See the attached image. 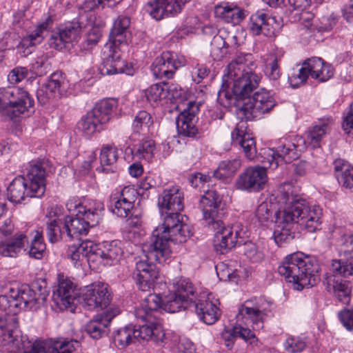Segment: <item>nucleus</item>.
Instances as JSON below:
<instances>
[{"label": "nucleus", "mask_w": 353, "mask_h": 353, "mask_svg": "<svg viewBox=\"0 0 353 353\" xmlns=\"http://www.w3.org/2000/svg\"><path fill=\"white\" fill-rule=\"evenodd\" d=\"M108 321L103 320L101 316H97L85 325L86 332L94 339L101 338L107 333Z\"/></svg>", "instance_id": "nucleus-45"}, {"label": "nucleus", "mask_w": 353, "mask_h": 353, "mask_svg": "<svg viewBox=\"0 0 353 353\" xmlns=\"http://www.w3.org/2000/svg\"><path fill=\"white\" fill-rule=\"evenodd\" d=\"M263 163V166L256 165L245 169L236 180V188L248 192H259L263 189L268 181L266 169L269 167L267 163Z\"/></svg>", "instance_id": "nucleus-19"}, {"label": "nucleus", "mask_w": 353, "mask_h": 353, "mask_svg": "<svg viewBox=\"0 0 353 353\" xmlns=\"http://www.w3.org/2000/svg\"><path fill=\"white\" fill-rule=\"evenodd\" d=\"M221 196L215 191H208L200 199L203 219L214 230V246L217 252L225 254L237 243H242L248 236L247 228L241 223L225 227L222 219L225 210Z\"/></svg>", "instance_id": "nucleus-3"}, {"label": "nucleus", "mask_w": 353, "mask_h": 353, "mask_svg": "<svg viewBox=\"0 0 353 353\" xmlns=\"http://www.w3.org/2000/svg\"><path fill=\"white\" fill-rule=\"evenodd\" d=\"M29 286H12L0 296V309L5 316H0V350L4 353H72L79 345L77 340L57 342L46 349L41 341L32 342L21 334L16 314L22 309L37 310L44 301Z\"/></svg>", "instance_id": "nucleus-1"}, {"label": "nucleus", "mask_w": 353, "mask_h": 353, "mask_svg": "<svg viewBox=\"0 0 353 353\" xmlns=\"http://www.w3.org/2000/svg\"><path fill=\"white\" fill-rule=\"evenodd\" d=\"M118 157V150L116 146L113 145H103L99 155L101 166L97 170L105 173L115 172Z\"/></svg>", "instance_id": "nucleus-35"}, {"label": "nucleus", "mask_w": 353, "mask_h": 353, "mask_svg": "<svg viewBox=\"0 0 353 353\" xmlns=\"http://www.w3.org/2000/svg\"><path fill=\"white\" fill-rule=\"evenodd\" d=\"M153 124L154 121L151 114L145 110H141L134 117L132 128L137 133L146 134L150 132Z\"/></svg>", "instance_id": "nucleus-44"}, {"label": "nucleus", "mask_w": 353, "mask_h": 353, "mask_svg": "<svg viewBox=\"0 0 353 353\" xmlns=\"http://www.w3.org/2000/svg\"><path fill=\"white\" fill-rule=\"evenodd\" d=\"M145 256L146 253L143 252ZM139 260L136 262L135 270L132 277L137 288L143 292H148L153 288L154 284L159 276V271L156 265L152 262L154 259ZM158 262L157 261H155Z\"/></svg>", "instance_id": "nucleus-22"}, {"label": "nucleus", "mask_w": 353, "mask_h": 353, "mask_svg": "<svg viewBox=\"0 0 353 353\" xmlns=\"http://www.w3.org/2000/svg\"><path fill=\"white\" fill-rule=\"evenodd\" d=\"M50 17L40 23L32 33L24 37L20 41L18 47L24 48L27 53H30L29 48L40 43L44 39V33L47 31L50 24L52 23Z\"/></svg>", "instance_id": "nucleus-39"}, {"label": "nucleus", "mask_w": 353, "mask_h": 353, "mask_svg": "<svg viewBox=\"0 0 353 353\" xmlns=\"http://www.w3.org/2000/svg\"><path fill=\"white\" fill-rule=\"evenodd\" d=\"M275 225L274 239L279 246L288 243L294 239L296 224L285 208L276 213Z\"/></svg>", "instance_id": "nucleus-24"}, {"label": "nucleus", "mask_w": 353, "mask_h": 353, "mask_svg": "<svg viewBox=\"0 0 353 353\" xmlns=\"http://www.w3.org/2000/svg\"><path fill=\"white\" fill-rule=\"evenodd\" d=\"M334 169L339 184L347 189L353 188V166L342 159L334 161Z\"/></svg>", "instance_id": "nucleus-38"}, {"label": "nucleus", "mask_w": 353, "mask_h": 353, "mask_svg": "<svg viewBox=\"0 0 353 353\" xmlns=\"http://www.w3.org/2000/svg\"><path fill=\"white\" fill-rule=\"evenodd\" d=\"M28 70L25 67H16L13 68L8 75V81L11 84H16L27 77Z\"/></svg>", "instance_id": "nucleus-54"}, {"label": "nucleus", "mask_w": 353, "mask_h": 353, "mask_svg": "<svg viewBox=\"0 0 353 353\" xmlns=\"http://www.w3.org/2000/svg\"><path fill=\"white\" fill-rule=\"evenodd\" d=\"M94 247H93V241L85 240L80 244H74L68 247L66 252L67 257L70 259L74 266L81 264V262L86 259L88 262L93 261Z\"/></svg>", "instance_id": "nucleus-33"}, {"label": "nucleus", "mask_w": 353, "mask_h": 353, "mask_svg": "<svg viewBox=\"0 0 353 353\" xmlns=\"http://www.w3.org/2000/svg\"><path fill=\"white\" fill-rule=\"evenodd\" d=\"M13 225L9 219L4 217L0 221V233L3 236H7L11 234L13 231Z\"/></svg>", "instance_id": "nucleus-62"}, {"label": "nucleus", "mask_w": 353, "mask_h": 353, "mask_svg": "<svg viewBox=\"0 0 353 353\" xmlns=\"http://www.w3.org/2000/svg\"><path fill=\"white\" fill-rule=\"evenodd\" d=\"M343 128L347 134L353 135V103L350 105V111L344 119Z\"/></svg>", "instance_id": "nucleus-61"}, {"label": "nucleus", "mask_w": 353, "mask_h": 353, "mask_svg": "<svg viewBox=\"0 0 353 353\" xmlns=\"http://www.w3.org/2000/svg\"><path fill=\"white\" fill-rule=\"evenodd\" d=\"M270 311V305L262 297L246 301L239 308V314L252 322V328L259 330L263 327V319Z\"/></svg>", "instance_id": "nucleus-21"}, {"label": "nucleus", "mask_w": 353, "mask_h": 353, "mask_svg": "<svg viewBox=\"0 0 353 353\" xmlns=\"http://www.w3.org/2000/svg\"><path fill=\"white\" fill-rule=\"evenodd\" d=\"M245 254L254 262H256L262 259V254L258 252L255 245L252 243L245 245Z\"/></svg>", "instance_id": "nucleus-60"}, {"label": "nucleus", "mask_w": 353, "mask_h": 353, "mask_svg": "<svg viewBox=\"0 0 353 353\" xmlns=\"http://www.w3.org/2000/svg\"><path fill=\"white\" fill-rule=\"evenodd\" d=\"M279 59L275 56H271L269 62L266 64L265 75L273 82L274 85L279 84V80L281 76V69L279 67Z\"/></svg>", "instance_id": "nucleus-49"}, {"label": "nucleus", "mask_w": 353, "mask_h": 353, "mask_svg": "<svg viewBox=\"0 0 353 353\" xmlns=\"http://www.w3.org/2000/svg\"><path fill=\"white\" fill-rule=\"evenodd\" d=\"M221 339L224 341V345L228 349H232L234 343V340L236 339L234 327L230 330H225L221 333Z\"/></svg>", "instance_id": "nucleus-59"}, {"label": "nucleus", "mask_w": 353, "mask_h": 353, "mask_svg": "<svg viewBox=\"0 0 353 353\" xmlns=\"http://www.w3.org/2000/svg\"><path fill=\"white\" fill-rule=\"evenodd\" d=\"M284 346L285 350L288 352L295 353L303 350L306 343L300 337L290 336L286 339Z\"/></svg>", "instance_id": "nucleus-53"}, {"label": "nucleus", "mask_w": 353, "mask_h": 353, "mask_svg": "<svg viewBox=\"0 0 353 353\" xmlns=\"http://www.w3.org/2000/svg\"><path fill=\"white\" fill-rule=\"evenodd\" d=\"M338 317L341 323L347 330H353V310H341L339 312Z\"/></svg>", "instance_id": "nucleus-57"}, {"label": "nucleus", "mask_w": 353, "mask_h": 353, "mask_svg": "<svg viewBox=\"0 0 353 353\" xmlns=\"http://www.w3.org/2000/svg\"><path fill=\"white\" fill-rule=\"evenodd\" d=\"M272 204L268 201H263L256 208L255 217L260 223H264L272 216L273 210Z\"/></svg>", "instance_id": "nucleus-52"}, {"label": "nucleus", "mask_w": 353, "mask_h": 353, "mask_svg": "<svg viewBox=\"0 0 353 353\" xmlns=\"http://www.w3.org/2000/svg\"><path fill=\"white\" fill-rule=\"evenodd\" d=\"M214 16L228 23L236 25L245 18L243 9L233 3L222 2L214 7Z\"/></svg>", "instance_id": "nucleus-31"}, {"label": "nucleus", "mask_w": 353, "mask_h": 353, "mask_svg": "<svg viewBox=\"0 0 353 353\" xmlns=\"http://www.w3.org/2000/svg\"><path fill=\"white\" fill-rule=\"evenodd\" d=\"M117 107V101L114 99L100 101L81 119L78 123V129L85 137H90L101 130L102 125L110 120Z\"/></svg>", "instance_id": "nucleus-15"}, {"label": "nucleus", "mask_w": 353, "mask_h": 353, "mask_svg": "<svg viewBox=\"0 0 353 353\" xmlns=\"http://www.w3.org/2000/svg\"><path fill=\"white\" fill-rule=\"evenodd\" d=\"M66 208L69 212L75 213V216L64 218L70 239L79 235H86L90 228L99 224L104 211L103 203L75 196L68 199Z\"/></svg>", "instance_id": "nucleus-6"}, {"label": "nucleus", "mask_w": 353, "mask_h": 353, "mask_svg": "<svg viewBox=\"0 0 353 353\" xmlns=\"http://www.w3.org/2000/svg\"><path fill=\"white\" fill-rule=\"evenodd\" d=\"M199 110V105L196 102H188L187 107L181 112L176 119V128L179 134L192 138L201 136V132L196 126Z\"/></svg>", "instance_id": "nucleus-23"}, {"label": "nucleus", "mask_w": 353, "mask_h": 353, "mask_svg": "<svg viewBox=\"0 0 353 353\" xmlns=\"http://www.w3.org/2000/svg\"><path fill=\"white\" fill-rule=\"evenodd\" d=\"M190 0H151L145 6L149 14L157 21L174 16L182 10L184 5Z\"/></svg>", "instance_id": "nucleus-25"}, {"label": "nucleus", "mask_w": 353, "mask_h": 353, "mask_svg": "<svg viewBox=\"0 0 353 353\" xmlns=\"http://www.w3.org/2000/svg\"><path fill=\"white\" fill-rule=\"evenodd\" d=\"M275 105L276 101L270 92L261 89L247 99L239 112L246 120H251L269 112Z\"/></svg>", "instance_id": "nucleus-17"}, {"label": "nucleus", "mask_w": 353, "mask_h": 353, "mask_svg": "<svg viewBox=\"0 0 353 353\" xmlns=\"http://www.w3.org/2000/svg\"><path fill=\"white\" fill-rule=\"evenodd\" d=\"M138 194L134 187L125 186L120 191H114L110 194L108 208L118 217L124 219L132 216L134 215V203Z\"/></svg>", "instance_id": "nucleus-16"}, {"label": "nucleus", "mask_w": 353, "mask_h": 353, "mask_svg": "<svg viewBox=\"0 0 353 353\" xmlns=\"http://www.w3.org/2000/svg\"><path fill=\"white\" fill-rule=\"evenodd\" d=\"M145 323L136 328L132 324L119 328L112 334V341L119 349H123L135 340L152 341L158 345H162L165 340V334L159 323Z\"/></svg>", "instance_id": "nucleus-12"}, {"label": "nucleus", "mask_w": 353, "mask_h": 353, "mask_svg": "<svg viewBox=\"0 0 353 353\" xmlns=\"http://www.w3.org/2000/svg\"><path fill=\"white\" fill-rule=\"evenodd\" d=\"M234 329L236 338L240 337L251 345L256 341L254 334L250 329L241 326H236Z\"/></svg>", "instance_id": "nucleus-56"}, {"label": "nucleus", "mask_w": 353, "mask_h": 353, "mask_svg": "<svg viewBox=\"0 0 353 353\" xmlns=\"http://www.w3.org/2000/svg\"><path fill=\"white\" fill-rule=\"evenodd\" d=\"M34 104V99L22 88L8 86L0 88V112L12 119L28 112Z\"/></svg>", "instance_id": "nucleus-14"}, {"label": "nucleus", "mask_w": 353, "mask_h": 353, "mask_svg": "<svg viewBox=\"0 0 353 353\" xmlns=\"http://www.w3.org/2000/svg\"><path fill=\"white\" fill-rule=\"evenodd\" d=\"M341 241V252L345 257L353 259V234L343 236Z\"/></svg>", "instance_id": "nucleus-55"}, {"label": "nucleus", "mask_w": 353, "mask_h": 353, "mask_svg": "<svg viewBox=\"0 0 353 353\" xmlns=\"http://www.w3.org/2000/svg\"><path fill=\"white\" fill-rule=\"evenodd\" d=\"M183 199V192L177 186L165 189L159 195L158 200L161 214L182 211L184 208Z\"/></svg>", "instance_id": "nucleus-29"}, {"label": "nucleus", "mask_w": 353, "mask_h": 353, "mask_svg": "<svg viewBox=\"0 0 353 353\" xmlns=\"http://www.w3.org/2000/svg\"><path fill=\"white\" fill-rule=\"evenodd\" d=\"M173 292L185 299H189V301L192 303L197 298L195 294V287L190 279L186 278L174 280L173 282Z\"/></svg>", "instance_id": "nucleus-41"}, {"label": "nucleus", "mask_w": 353, "mask_h": 353, "mask_svg": "<svg viewBox=\"0 0 353 353\" xmlns=\"http://www.w3.org/2000/svg\"><path fill=\"white\" fill-rule=\"evenodd\" d=\"M122 0H92L94 10L103 8L105 6H114Z\"/></svg>", "instance_id": "nucleus-64"}, {"label": "nucleus", "mask_w": 353, "mask_h": 353, "mask_svg": "<svg viewBox=\"0 0 353 353\" xmlns=\"http://www.w3.org/2000/svg\"><path fill=\"white\" fill-rule=\"evenodd\" d=\"M77 295L73 283L62 277L59 279L58 285L53 290L52 299L60 310H65L74 303Z\"/></svg>", "instance_id": "nucleus-28"}, {"label": "nucleus", "mask_w": 353, "mask_h": 353, "mask_svg": "<svg viewBox=\"0 0 353 353\" xmlns=\"http://www.w3.org/2000/svg\"><path fill=\"white\" fill-rule=\"evenodd\" d=\"M252 59L251 54L240 53L229 63L223 76V81L232 83V90L237 100L247 99L261 81V76L248 68Z\"/></svg>", "instance_id": "nucleus-8"}, {"label": "nucleus", "mask_w": 353, "mask_h": 353, "mask_svg": "<svg viewBox=\"0 0 353 353\" xmlns=\"http://www.w3.org/2000/svg\"><path fill=\"white\" fill-rule=\"evenodd\" d=\"M66 85L67 83L63 74L60 72H54L46 84V92H54L57 90L61 92L65 90Z\"/></svg>", "instance_id": "nucleus-50"}, {"label": "nucleus", "mask_w": 353, "mask_h": 353, "mask_svg": "<svg viewBox=\"0 0 353 353\" xmlns=\"http://www.w3.org/2000/svg\"><path fill=\"white\" fill-rule=\"evenodd\" d=\"M28 243L26 234H16L11 239L0 242V255L7 257H17Z\"/></svg>", "instance_id": "nucleus-36"}, {"label": "nucleus", "mask_w": 353, "mask_h": 353, "mask_svg": "<svg viewBox=\"0 0 353 353\" xmlns=\"http://www.w3.org/2000/svg\"><path fill=\"white\" fill-rule=\"evenodd\" d=\"M28 239H31L28 254L32 259L41 260L45 255L46 245L43 238V232L40 228L34 229L26 234Z\"/></svg>", "instance_id": "nucleus-37"}, {"label": "nucleus", "mask_w": 353, "mask_h": 353, "mask_svg": "<svg viewBox=\"0 0 353 353\" xmlns=\"http://www.w3.org/2000/svg\"><path fill=\"white\" fill-rule=\"evenodd\" d=\"M179 212H167L163 224L153 231L150 240L143 244L142 250L148 259L157 261L159 263H165L172 254L170 242H185L192 234L190 227Z\"/></svg>", "instance_id": "nucleus-4"}, {"label": "nucleus", "mask_w": 353, "mask_h": 353, "mask_svg": "<svg viewBox=\"0 0 353 353\" xmlns=\"http://www.w3.org/2000/svg\"><path fill=\"white\" fill-rule=\"evenodd\" d=\"M310 76L319 82H325L333 77L334 74L332 65L320 57H311L306 59Z\"/></svg>", "instance_id": "nucleus-32"}, {"label": "nucleus", "mask_w": 353, "mask_h": 353, "mask_svg": "<svg viewBox=\"0 0 353 353\" xmlns=\"http://www.w3.org/2000/svg\"><path fill=\"white\" fill-rule=\"evenodd\" d=\"M168 96L167 84L155 83L150 85L145 91L147 100L152 105H158Z\"/></svg>", "instance_id": "nucleus-46"}, {"label": "nucleus", "mask_w": 353, "mask_h": 353, "mask_svg": "<svg viewBox=\"0 0 353 353\" xmlns=\"http://www.w3.org/2000/svg\"><path fill=\"white\" fill-rule=\"evenodd\" d=\"M209 296L205 293L201 294L192 304L199 319L207 325H212L219 319L221 310L217 306L218 301H212Z\"/></svg>", "instance_id": "nucleus-27"}, {"label": "nucleus", "mask_w": 353, "mask_h": 353, "mask_svg": "<svg viewBox=\"0 0 353 353\" xmlns=\"http://www.w3.org/2000/svg\"><path fill=\"white\" fill-rule=\"evenodd\" d=\"M310 76L309 68L306 65V59L303 62L302 66L299 69L297 73L292 74L289 77V81L292 87L297 88L301 84L306 82Z\"/></svg>", "instance_id": "nucleus-51"}, {"label": "nucleus", "mask_w": 353, "mask_h": 353, "mask_svg": "<svg viewBox=\"0 0 353 353\" xmlns=\"http://www.w3.org/2000/svg\"><path fill=\"white\" fill-rule=\"evenodd\" d=\"M82 26L79 21H71L65 24L57 31L52 33L48 43L50 46L60 50L67 47V45L76 41L80 35Z\"/></svg>", "instance_id": "nucleus-26"}, {"label": "nucleus", "mask_w": 353, "mask_h": 353, "mask_svg": "<svg viewBox=\"0 0 353 353\" xmlns=\"http://www.w3.org/2000/svg\"><path fill=\"white\" fill-rule=\"evenodd\" d=\"M81 303L88 310H103L112 301V293L108 284L94 283L85 286L81 293Z\"/></svg>", "instance_id": "nucleus-18"}, {"label": "nucleus", "mask_w": 353, "mask_h": 353, "mask_svg": "<svg viewBox=\"0 0 353 353\" xmlns=\"http://www.w3.org/2000/svg\"><path fill=\"white\" fill-rule=\"evenodd\" d=\"M227 33L225 28H221L218 31V34L214 36L211 42L212 55L214 59H219L225 56L227 53L228 47L224 36Z\"/></svg>", "instance_id": "nucleus-47"}, {"label": "nucleus", "mask_w": 353, "mask_h": 353, "mask_svg": "<svg viewBox=\"0 0 353 353\" xmlns=\"http://www.w3.org/2000/svg\"><path fill=\"white\" fill-rule=\"evenodd\" d=\"M192 303L172 292L163 299L156 294L147 296L141 305L134 310V317L142 322L149 323L160 322L161 310L169 313H175L187 309Z\"/></svg>", "instance_id": "nucleus-9"}, {"label": "nucleus", "mask_w": 353, "mask_h": 353, "mask_svg": "<svg viewBox=\"0 0 353 353\" xmlns=\"http://www.w3.org/2000/svg\"><path fill=\"white\" fill-rule=\"evenodd\" d=\"M155 150L156 145L152 139H143L136 145L134 156L149 162L153 159Z\"/></svg>", "instance_id": "nucleus-48"}, {"label": "nucleus", "mask_w": 353, "mask_h": 353, "mask_svg": "<svg viewBox=\"0 0 353 353\" xmlns=\"http://www.w3.org/2000/svg\"><path fill=\"white\" fill-rule=\"evenodd\" d=\"M46 234L51 243H56L68 238V231L64 219H54L47 223Z\"/></svg>", "instance_id": "nucleus-42"}, {"label": "nucleus", "mask_w": 353, "mask_h": 353, "mask_svg": "<svg viewBox=\"0 0 353 353\" xmlns=\"http://www.w3.org/2000/svg\"><path fill=\"white\" fill-rule=\"evenodd\" d=\"M186 60L182 56L169 51L163 52L157 57L152 65L153 75L157 79H171L176 70L185 65Z\"/></svg>", "instance_id": "nucleus-20"}, {"label": "nucleus", "mask_w": 353, "mask_h": 353, "mask_svg": "<svg viewBox=\"0 0 353 353\" xmlns=\"http://www.w3.org/2000/svg\"><path fill=\"white\" fill-rule=\"evenodd\" d=\"M312 1V0H288V3L294 10L303 11L310 5Z\"/></svg>", "instance_id": "nucleus-63"}, {"label": "nucleus", "mask_w": 353, "mask_h": 353, "mask_svg": "<svg viewBox=\"0 0 353 353\" xmlns=\"http://www.w3.org/2000/svg\"><path fill=\"white\" fill-rule=\"evenodd\" d=\"M247 124L244 121L239 123L231 133L232 143L240 146L249 160L256 158L259 161L265 163L272 169L279 165L289 163L297 159L301 152L306 148L305 139L301 136H288L279 139L278 145L274 148L261 149L256 155L254 139L246 132Z\"/></svg>", "instance_id": "nucleus-2"}, {"label": "nucleus", "mask_w": 353, "mask_h": 353, "mask_svg": "<svg viewBox=\"0 0 353 353\" xmlns=\"http://www.w3.org/2000/svg\"><path fill=\"white\" fill-rule=\"evenodd\" d=\"M288 190L282 192L281 199L285 205V208L290 213L296 224L304 227L308 232H314L320 228L323 215L322 208L319 205H310L309 203L292 194H289Z\"/></svg>", "instance_id": "nucleus-11"}, {"label": "nucleus", "mask_w": 353, "mask_h": 353, "mask_svg": "<svg viewBox=\"0 0 353 353\" xmlns=\"http://www.w3.org/2000/svg\"><path fill=\"white\" fill-rule=\"evenodd\" d=\"M241 162L239 159L224 160L219 163L216 170L212 172L215 179L223 180L230 177L240 168Z\"/></svg>", "instance_id": "nucleus-43"}, {"label": "nucleus", "mask_w": 353, "mask_h": 353, "mask_svg": "<svg viewBox=\"0 0 353 353\" xmlns=\"http://www.w3.org/2000/svg\"><path fill=\"white\" fill-rule=\"evenodd\" d=\"M130 24V18L125 16H119L114 20L109 39L113 46H110L108 53L103 58L101 68L103 74L109 75L119 73L130 74V68L121 57L120 49L118 47V45L126 42V33Z\"/></svg>", "instance_id": "nucleus-10"}, {"label": "nucleus", "mask_w": 353, "mask_h": 353, "mask_svg": "<svg viewBox=\"0 0 353 353\" xmlns=\"http://www.w3.org/2000/svg\"><path fill=\"white\" fill-rule=\"evenodd\" d=\"M8 199L19 203L26 198L41 197L46 191V170L40 161L30 162L25 176L14 178L8 189Z\"/></svg>", "instance_id": "nucleus-7"}, {"label": "nucleus", "mask_w": 353, "mask_h": 353, "mask_svg": "<svg viewBox=\"0 0 353 353\" xmlns=\"http://www.w3.org/2000/svg\"><path fill=\"white\" fill-rule=\"evenodd\" d=\"M209 69L204 65L197 64L191 71L192 79L196 83H199L209 74Z\"/></svg>", "instance_id": "nucleus-58"}, {"label": "nucleus", "mask_w": 353, "mask_h": 353, "mask_svg": "<svg viewBox=\"0 0 353 353\" xmlns=\"http://www.w3.org/2000/svg\"><path fill=\"white\" fill-rule=\"evenodd\" d=\"M274 21V18L269 17L263 10H259L251 15L248 28L254 35L263 34L270 36L274 34V28L271 25Z\"/></svg>", "instance_id": "nucleus-34"}, {"label": "nucleus", "mask_w": 353, "mask_h": 353, "mask_svg": "<svg viewBox=\"0 0 353 353\" xmlns=\"http://www.w3.org/2000/svg\"><path fill=\"white\" fill-rule=\"evenodd\" d=\"M330 271L331 273L325 274L323 281L327 290L334 292L343 303H348L350 300L351 284L349 281L336 277L343 276L353 279V261L334 259L332 261Z\"/></svg>", "instance_id": "nucleus-13"}, {"label": "nucleus", "mask_w": 353, "mask_h": 353, "mask_svg": "<svg viewBox=\"0 0 353 353\" xmlns=\"http://www.w3.org/2000/svg\"><path fill=\"white\" fill-rule=\"evenodd\" d=\"M332 123V119H327L326 120L320 121L319 124L313 126L307 133V139L305 140L306 144L307 143L312 148L319 147L323 137L329 131Z\"/></svg>", "instance_id": "nucleus-40"}, {"label": "nucleus", "mask_w": 353, "mask_h": 353, "mask_svg": "<svg viewBox=\"0 0 353 353\" xmlns=\"http://www.w3.org/2000/svg\"><path fill=\"white\" fill-rule=\"evenodd\" d=\"M93 261L101 262L104 265H112L114 261H119L123 253L118 241L104 242L101 248L93 242Z\"/></svg>", "instance_id": "nucleus-30"}, {"label": "nucleus", "mask_w": 353, "mask_h": 353, "mask_svg": "<svg viewBox=\"0 0 353 353\" xmlns=\"http://www.w3.org/2000/svg\"><path fill=\"white\" fill-rule=\"evenodd\" d=\"M319 265L313 257L302 252L287 255L278 266V273L294 290H302L305 288L315 285L320 281Z\"/></svg>", "instance_id": "nucleus-5"}]
</instances>
